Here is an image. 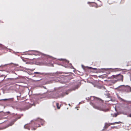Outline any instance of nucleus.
Returning a JSON list of instances; mask_svg holds the SVG:
<instances>
[{"mask_svg":"<svg viewBox=\"0 0 131 131\" xmlns=\"http://www.w3.org/2000/svg\"><path fill=\"white\" fill-rule=\"evenodd\" d=\"M90 99L91 101L94 100V102L95 103V104L91 102V103L94 108L101 111H105L104 106L102 104L103 102V100L99 98L95 99L92 96L91 97Z\"/></svg>","mask_w":131,"mask_h":131,"instance_id":"nucleus-1","label":"nucleus"},{"mask_svg":"<svg viewBox=\"0 0 131 131\" xmlns=\"http://www.w3.org/2000/svg\"><path fill=\"white\" fill-rule=\"evenodd\" d=\"M44 123V121L42 119L37 121H35V123L34 127H35L32 128L31 129L32 130H35L36 129V128L38 127H40V124L42 125Z\"/></svg>","mask_w":131,"mask_h":131,"instance_id":"nucleus-2","label":"nucleus"},{"mask_svg":"<svg viewBox=\"0 0 131 131\" xmlns=\"http://www.w3.org/2000/svg\"><path fill=\"white\" fill-rule=\"evenodd\" d=\"M112 77L113 78H115L117 80H121L122 81H123V75L119 74H118L113 75Z\"/></svg>","mask_w":131,"mask_h":131,"instance_id":"nucleus-3","label":"nucleus"},{"mask_svg":"<svg viewBox=\"0 0 131 131\" xmlns=\"http://www.w3.org/2000/svg\"><path fill=\"white\" fill-rule=\"evenodd\" d=\"M123 90L125 91L129 92H131V88L130 87L128 86H124L123 85L122 86Z\"/></svg>","mask_w":131,"mask_h":131,"instance_id":"nucleus-4","label":"nucleus"},{"mask_svg":"<svg viewBox=\"0 0 131 131\" xmlns=\"http://www.w3.org/2000/svg\"><path fill=\"white\" fill-rule=\"evenodd\" d=\"M15 121H12L8 125H7L5 127H3L2 128V129H5V128H7L8 127H9V126H12V125H13L14 124V122H15Z\"/></svg>","mask_w":131,"mask_h":131,"instance_id":"nucleus-5","label":"nucleus"},{"mask_svg":"<svg viewBox=\"0 0 131 131\" xmlns=\"http://www.w3.org/2000/svg\"><path fill=\"white\" fill-rule=\"evenodd\" d=\"M24 128L25 129H28L29 130L30 129L29 125L28 124L25 125L24 126Z\"/></svg>","mask_w":131,"mask_h":131,"instance_id":"nucleus-6","label":"nucleus"},{"mask_svg":"<svg viewBox=\"0 0 131 131\" xmlns=\"http://www.w3.org/2000/svg\"><path fill=\"white\" fill-rule=\"evenodd\" d=\"M111 125L110 123H106L104 127V128H107L108 127L110 126Z\"/></svg>","mask_w":131,"mask_h":131,"instance_id":"nucleus-7","label":"nucleus"},{"mask_svg":"<svg viewBox=\"0 0 131 131\" xmlns=\"http://www.w3.org/2000/svg\"><path fill=\"white\" fill-rule=\"evenodd\" d=\"M91 68V67H85L83 68L84 70L86 72L88 71V70L89 69H90Z\"/></svg>","mask_w":131,"mask_h":131,"instance_id":"nucleus-8","label":"nucleus"},{"mask_svg":"<svg viewBox=\"0 0 131 131\" xmlns=\"http://www.w3.org/2000/svg\"><path fill=\"white\" fill-rule=\"evenodd\" d=\"M56 105L57 108L58 109H60V107L59 106V104L58 103H56Z\"/></svg>","mask_w":131,"mask_h":131,"instance_id":"nucleus-9","label":"nucleus"},{"mask_svg":"<svg viewBox=\"0 0 131 131\" xmlns=\"http://www.w3.org/2000/svg\"><path fill=\"white\" fill-rule=\"evenodd\" d=\"M115 124H118L122 123V122H115Z\"/></svg>","mask_w":131,"mask_h":131,"instance_id":"nucleus-10","label":"nucleus"},{"mask_svg":"<svg viewBox=\"0 0 131 131\" xmlns=\"http://www.w3.org/2000/svg\"><path fill=\"white\" fill-rule=\"evenodd\" d=\"M46 57L49 58H53L52 57L49 56V55H47Z\"/></svg>","mask_w":131,"mask_h":131,"instance_id":"nucleus-11","label":"nucleus"},{"mask_svg":"<svg viewBox=\"0 0 131 131\" xmlns=\"http://www.w3.org/2000/svg\"><path fill=\"white\" fill-rule=\"evenodd\" d=\"M35 74H40V73L39 72H35L34 73Z\"/></svg>","mask_w":131,"mask_h":131,"instance_id":"nucleus-12","label":"nucleus"},{"mask_svg":"<svg viewBox=\"0 0 131 131\" xmlns=\"http://www.w3.org/2000/svg\"><path fill=\"white\" fill-rule=\"evenodd\" d=\"M110 124H111V125H114L115 124V122L113 123H110Z\"/></svg>","mask_w":131,"mask_h":131,"instance_id":"nucleus-13","label":"nucleus"},{"mask_svg":"<svg viewBox=\"0 0 131 131\" xmlns=\"http://www.w3.org/2000/svg\"><path fill=\"white\" fill-rule=\"evenodd\" d=\"M110 101V100H105V101L106 102H108L109 101Z\"/></svg>","mask_w":131,"mask_h":131,"instance_id":"nucleus-14","label":"nucleus"},{"mask_svg":"<svg viewBox=\"0 0 131 131\" xmlns=\"http://www.w3.org/2000/svg\"><path fill=\"white\" fill-rule=\"evenodd\" d=\"M92 4H93V5H92V6H94V5L95 4V3H93Z\"/></svg>","mask_w":131,"mask_h":131,"instance_id":"nucleus-15","label":"nucleus"},{"mask_svg":"<svg viewBox=\"0 0 131 131\" xmlns=\"http://www.w3.org/2000/svg\"><path fill=\"white\" fill-rule=\"evenodd\" d=\"M129 116L130 117H131V114H130L129 115Z\"/></svg>","mask_w":131,"mask_h":131,"instance_id":"nucleus-16","label":"nucleus"},{"mask_svg":"<svg viewBox=\"0 0 131 131\" xmlns=\"http://www.w3.org/2000/svg\"><path fill=\"white\" fill-rule=\"evenodd\" d=\"M117 116V114H115V117H116V116Z\"/></svg>","mask_w":131,"mask_h":131,"instance_id":"nucleus-17","label":"nucleus"},{"mask_svg":"<svg viewBox=\"0 0 131 131\" xmlns=\"http://www.w3.org/2000/svg\"><path fill=\"white\" fill-rule=\"evenodd\" d=\"M57 96H61V95H57Z\"/></svg>","mask_w":131,"mask_h":131,"instance_id":"nucleus-18","label":"nucleus"},{"mask_svg":"<svg viewBox=\"0 0 131 131\" xmlns=\"http://www.w3.org/2000/svg\"><path fill=\"white\" fill-rule=\"evenodd\" d=\"M91 3L90 2H88V4H90V3Z\"/></svg>","mask_w":131,"mask_h":131,"instance_id":"nucleus-19","label":"nucleus"},{"mask_svg":"<svg viewBox=\"0 0 131 131\" xmlns=\"http://www.w3.org/2000/svg\"><path fill=\"white\" fill-rule=\"evenodd\" d=\"M7 100V99H5L3 100Z\"/></svg>","mask_w":131,"mask_h":131,"instance_id":"nucleus-20","label":"nucleus"},{"mask_svg":"<svg viewBox=\"0 0 131 131\" xmlns=\"http://www.w3.org/2000/svg\"><path fill=\"white\" fill-rule=\"evenodd\" d=\"M2 100H0V101H2Z\"/></svg>","mask_w":131,"mask_h":131,"instance_id":"nucleus-21","label":"nucleus"}]
</instances>
